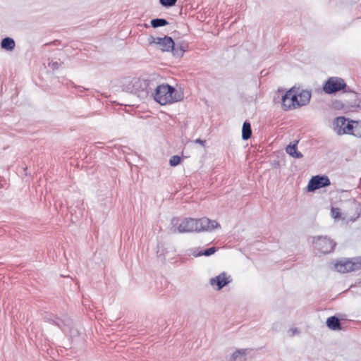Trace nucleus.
Segmentation results:
<instances>
[{
    "label": "nucleus",
    "mask_w": 361,
    "mask_h": 361,
    "mask_svg": "<svg viewBox=\"0 0 361 361\" xmlns=\"http://www.w3.org/2000/svg\"><path fill=\"white\" fill-rule=\"evenodd\" d=\"M332 215L334 218L337 219L340 216V210L338 208H332L331 209Z\"/></svg>",
    "instance_id": "obj_24"
},
{
    "label": "nucleus",
    "mask_w": 361,
    "mask_h": 361,
    "mask_svg": "<svg viewBox=\"0 0 361 361\" xmlns=\"http://www.w3.org/2000/svg\"><path fill=\"white\" fill-rule=\"evenodd\" d=\"M181 158L178 155L172 156L170 158L169 164L171 166H176L180 164Z\"/></svg>",
    "instance_id": "obj_23"
},
{
    "label": "nucleus",
    "mask_w": 361,
    "mask_h": 361,
    "mask_svg": "<svg viewBox=\"0 0 361 361\" xmlns=\"http://www.w3.org/2000/svg\"><path fill=\"white\" fill-rule=\"evenodd\" d=\"M331 185L330 179L326 176H315L309 181L307 190L310 192L315 191L317 189L327 187Z\"/></svg>",
    "instance_id": "obj_8"
},
{
    "label": "nucleus",
    "mask_w": 361,
    "mask_h": 361,
    "mask_svg": "<svg viewBox=\"0 0 361 361\" xmlns=\"http://www.w3.org/2000/svg\"><path fill=\"white\" fill-rule=\"evenodd\" d=\"M171 51L173 52L174 56L178 58L182 57L184 54V49H180L178 44H174L173 48L171 49Z\"/></svg>",
    "instance_id": "obj_21"
},
{
    "label": "nucleus",
    "mask_w": 361,
    "mask_h": 361,
    "mask_svg": "<svg viewBox=\"0 0 361 361\" xmlns=\"http://www.w3.org/2000/svg\"><path fill=\"white\" fill-rule=\"evenodd\" d=\"M312 239L314 250L322 254L330 253L336 246V243L326 236H316L312 237Z\"/></svg>",
    "instance_id": "obj_7"
},
{
    "label": "nucleus",
    "mask_w": 361,
    "mask_h": 361,
    "mask_svg": "<svg viewBox=\"0 0 361 361\" xmlns=\"http://www.w3.org/2000/svg\"><path fill=\"white\" fill-rule=\"evenodd\" d=\"M149 44H155L162 51H171L173 48L174 42L171 37H154L151 36L149 39Z\"/></svg>",
    "instance_id": "obj_9"
},
{
    "label": "nucleus",
    "mask_w": 361,
    "mask_h": 361,
    "mask_svg": "<svg viewBox=\"0 0 361 361\" xmlns=\"http://www.w3.org/2000/svg\"><path fill=\"white\" fill-rule=\"evenodd\" d=\"M334 267L337 271L343 274L360 270L361 257L341 259L335 264Z\"/></svg>",
    "instance_id": "obj_6"
},
{
    "label": "nucleus",
    "mask_w": 361,
    "mask_h": 361,
    "mask_svg": "<svg viewBox=\"0 0 361 361\" xmlns=\"http://www.w3.org/2000/svg\"><path fill=\"white\" fill-rule=\"evenodd\" d=\"M195 143H198V144L201 145H202V146H203V147H205V143H206V141H205V140H201V139L198 138V139H196V140H195Z\"/></svg>",
    "instance_id": "obj_27"
},
{
    "label": "nucleus",
    "mask_w": 361,
    "mask_h": 361,
    "mask_svg": "<svg viewBox=\"0 0 361 361\" xmlns=\"http://www.w3.org/2000/svg\"><path fill=\"white\" fill-rule=\"evenodd\" d=\"M298 141L293 145H288L286 148V152L290 157L296 159H300L303 157L302 154L297 149Z\"/></svg>",
    "instance_id": "obj_15"
},
{
    "label": "nucleus",
    "mask_w": 361,
    "mask_h": 361,
    "mask_svg": "<svg viewBox=\"0 0 361 361\" xmlns=\"http://www.w3.org/2000/svg\"><path fill=\"white\" fill-rule=\"evenodd\" d=\"M282 107L284 110L287 111L292 109L297 108V97L295 93V89L291 88L287 91L281 98Z\"/></svg>",
    "instance_id": "obj_10"
},
{
    "label": "nucleus",
    "mask_w": 361,
    "mask_h": 361,
    "mask_svg": "<svg viewBox=\"0 0 361 361\" xmlns=\"http://www.w3.org/2000/svg\"><path fill=\"white\" fill-rule=\"evenodd\" d=\"M216 250H217L215 247H211L208 249L204 250V251H200V252H197L195 250L191 249V250H188V255H192L195 257H200L202 255L210 256V255L214 254L216 252Z\"/></svg>",
    "instance_id": "obj_14"
},
{
    "label": "nucleus",
    "mask_w": 361,
    "mask_h": 361,
    "mask_svg": "<svg viewBox=\"0 0 361 361\" xmlns=\"http://www.w3.org/2000/svg\"><path fill=\"white\" fill-rule=\"evenodd\" d=\"M323 90L325 93L331 94L336 93L340 90L344 92H353L348 86H347L344 80L338 77L329 78L323 85Z\"/></svg>",
    "instance_id": "obj_5"
},
{
    "label": "nucleus",
    "mask_w": 361,
    "mask_h": 361,
    "mask_svg": "<svg viewBox=\"0 0 361 361\" xmlns=\"http://www.w3.org/2000/svg\"><path fill=\"white\" fill-rule=\"evenodd\" d=\"M289 331L291 333V336H294L295 334H299V330L297 328H291Z\"/></svg>",
    "instance_id": "obj_26"
},
{
    "label": "nucleus",
    "mask_w": 361,
    "mask_h": 361,
    "mask_svg": "<svg viewBox=\"0 0 361 361\" xmlns=\"http://www.w3.org/2000/svg\"><path fill=\"white\" fill-rule=\"evenodd\" d=\"M252 135L251 125L249 122L245 121L242 128V138L243 140H248Z\"/></svg>",
    "instance_id": "obj_19"
},
{
    "label": "nucleus",
    "mask_w": 361,
    "mask_h": 361,
    "mask_svg": "<svg viewBox=\"0 0 361 361\" xmlns=\"http://www.w3.org/2000/svg\"><path fill=\"white\" fill-rule=\"evenodd\" d=\"M152 97L161 105H166L182 100L183 94L168 84H157Z\"/></svg>",
    "instance_id": "obj_3"
},
{
    "label": "nucleus",
    "mask_w": 361,
    "mask_h": 361,
    "mask_svg": "<svg viewBox=\"0 0 361 361\" xmlns=\"http://www.w3.org/2000/svg\"><path fill=\"white\" fill-rule=\"evenodd\" d=\"M295 93L298 100L297 106H302L307 105L311 99V92L307 90H299L295 89Z\"/></svg>",
    "instance_id": "obj_12"
},
{
    "label": "nucleus",
    "mask_w": 361,
    "mask_h": 361,
    "mask_svg": "<svg viewBox=\"0 0 361 361\" xmlns=\"http://www.w3.org/2000/svg\"><path fill=\"white\" fill-rule=\"evenodd\" d=\"M231 281V276L228 275L226 272H222L218 276L211 278L209 283L215 290H220Z\"/></svg>",
    "instance_id": "obj_11"
},
{
    "label": "nucleus",
    "mask_w": 361,
    "mask_h": 361,
    "mask_svg": "<svg viewBox=\"0 0 361 361\" xmlns=\"http://www.w3.org/2000/svg\"><path fill=\"white\" fill-rule=\"evenodd\" d=\"M333 129L338 135L349 134L361 137V122L350 121L344 116L336 117L334 120Z\"/></svg>",
    "instance_id": "obj_4"
},
{
    "label": "nucleus",
    "mask_w": 361,
    "mask_h": 361,
    "mask_svg": "<svg viewBox=\"0 0 361 361\" xmlns=\"http://www.w3.org/2000/svg\"><path fill=\"white\" fill-rule=\"evenodd\" d=\"M246 349L237 350L232 354L230 361H246Z\"/></svg>",
    "instance_id": "obj_17"
},
{
    "label": "nucleus",
    "mask_w": 361,
    "mask_h": 361,
    "mask_svg": "<svg viewBox=\"0 0 361 361\" xmlns=\"http://www.w3.org/2000/svg\"><path fill=\"white\" fill-rule=\"evenodd\" d=\"M16 43L13 39L11 37H5L1 40V47L6 51H12L14 49Z\"/></svg>",
    "instance_id": "obj_18"
},
{
    "label": "nucleus",
    "mask_w": 361,
    "mask_h": 361,
    "mask_svg": "<svg viewBox=\"0 0 361 361\" xmlns=\"http://www.w3.org/2000/svg\"><path fill=\"white\" fill-rule=\"evenodd\" d=\"M168 24V21L164 18H155L151 20V25L154 28L163 27Z\"/></svg>",
    "instance_id": "obj_20"
},
{
    "label": "nucleus",
    "mask_w": 361,
    "mask_h": 361,
    "mask_svg": "<svg viewBox=\"0 0 361 361\" xmlns=\"http://www.w3.org/2000/svg\"><path fill=\"white\" fill-rule=\"evenodd\" d=\"M49 66L52 69V70H56V69H58L59 67V63L57 62V61H51L49 63Z\"/></svg>",
    "instance_id": "obj_25"
},
{
    "label": "nucleus",
    "mask_w": 361,
    "mask_h": 361,
    "mask_svg": "<svg viewBox=\"0 0 361 361\" xmlns=\"http://www.w3.org/2000/svg\"><path fill=\"white\" fill-rule=\"evenodd\" d=\"M326 326L332 330H339L341 329L340 319L336 317L332 316L327 319Z\"/></svg>",
    "instance_id": "obj_16"
},
{
    "label": "nucleus",
    "mask_w": 361,
    "mask_h": 361,
    "mask_svg": "<svg viewBox=\"0 0 361 361\" xmlns=\"http://www.w3.org/2000/svg\"><path fill=\"white\" fill-rule=\"evenodd\" d=\"M44 319L55 324L59 328H60L63 331H66V327H70L71 324V321L70 319H66V321H63L59 318L53 319L51 317H45Z\"/></svg>",
    "instance_id": "obj_13"
},
{
    "label": "nucleus",
    "mask_w": 361,
    "mask_h": 361,
    "mask_svg": "<svg viewBox=\"0 0 361 361\" xmlns=\"http://www.w3.org/2000/svg\"><path fill=\"white\" fill-rule=\"evenodd\" d=\"M171 231L172 233H192V232H212L220 225L215 220H210L207 217L200 219L185 218L181 221L174 217L171 221Z\"/></svg>",
    "instance_id": "obj_1"
},
{
    "label": "nucleus",
    "mask_w": 361,
    "mask_h": 361,
    "mask_svg": "<svg viewBox=\"0 0 361 361\" xmlns=\"http://www.w3.org/2000/svg\"><path fill=\"white\" fill-rule=\"evenodd\" d=\"M157 86L155 75H150L142 78H134L123 85V90L129 93L136 95L140 99L152 97L153 91Z\"/></svg>",
    "instance_id": "obj_2"
},
{
    "label": "nucleus",
    "mask_w": 361,
    "mask_h": 361,
    "mask_svg": "<svg viewBox=\"0 0 361 361\" xmlns=\"http://www.w3.org/2000/svg\"><path fill=\"white\" fill-rule=\"evenodd\" d=\"M179 45V48L181 49H184V52L187 50L188 49V44L186 43H180V44H178Z\"/></svg>",
    "instance_id": "obj_28"
},
{
    "label": "nucleus",
    "mask_w": 361,
    "mask_h": 361,
    "mask_svg": "<svg viewBox=\"0 0 361 361\" xmlns=\"http://www.w3.org/2000/svg\"><path fill=\"white\" fill-rule=\"evenodd\" d=\"M177 1L178 0H159V4L165 8H170L176 5Z\"/></svg>",
    "instance_id": "obj_22"
}]
</instances>
